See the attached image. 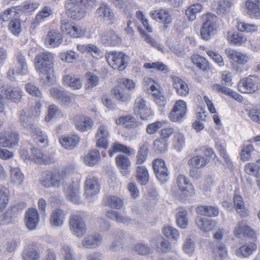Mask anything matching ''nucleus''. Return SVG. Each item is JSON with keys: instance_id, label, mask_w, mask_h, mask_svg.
Segmentation results:
<instances>
[{"instance_id": "1", "label": "nucleus", "mask_w": 260, "mask_h": 260, "mask_svg": "<svg viewBox=\"0 0 260 260\" xmlns=\"http://www.w3.org/2000/svg\"><path fill=\"white\" fill-rule=\"evenodd\" d=\"M53 59V54L49 52L40 53L35 59L36 71L46 84H52L54 80Z\"/></svg>"}, {"instance_id": "2", "label": "nucleus", "mask_w": 260, "mask_h": 260, "mask_svg": "<svg viewBox=\"0 0 260 260\" xmlns=\"http://www.w3.org/2000/svg\"><path fill=\"white\" fill-rule=\"evenodd\" d=\"M72 170L71 167H66L60 170L46 171L42 174L40 183L46 188H59L64 184Z\"/></svg>"}, {"instance_id": "3", "label": "nucleus", "mask_w": 260, "mask_h": 260, "mask_svg": "<svg viewBox=\"0 0 260 260\" xmlns=\"http://www.w3.org/2000/svg\"><path fill=\"white\" fill-rule=\"evenodd\" d=\"M19 121L37 143L40 144L43 147L48 146V137L47 134L34 124L30 119L25 116L24 111L21 112Z\"/></svg>"}, {"instance_id": "4", "label": "nucleus", "mask_w": 260, "mask_h": 260, "mask_svg": "<svg viewBox=\"0 0 260 260\" xmlns=\"http://www.w3.org/2000/svg\"><path fill=\"white\" fill-rule=\"evenodd\" d=\"M93 4V0H67L64 5L67 15L74 20H80L86 14L84 7H90Z\"/></svg>"}, {"instance_id": "5", "label": "nucleus", "mask_w": 260, "mask_h": 260, "mask_svg": "<svg viewBox=\"0 0 260 260\" xmlns=\"http://www.w3.org/2000/svg\"><path fill=\"white\" fill-rule=\"evenodd\" d=\"M172 192L176 197H188L195 194V189L189 179L181 174L176 177Z\"/></svg>"}, {"instance_id": "6", "label": "nucleus", "mask_w": 260, "mask_h": 260, "mask_svg": "<svg viewBox=\"0 0 260 260\" xmlns=\"http://www.w3.org/2000/svg\"><path fill=\"white\" fill-rule=\"evenodd\" d=\"M217 17L210 13L203 15L201 37L205 41L209 40L217 30Z\"/></svg>"}, {"instance_id": "7", "label": "nucleus", "mask_w": 260, "mask_h": 260, "mask_svg": "<svg viewBox=\"0 0 260 260\" xmlns=\"http://www.w3.org/2000/svg\"><path fill=\"white\" fill-rule=\"evenodd\" d=\"M106 58L113 69L121 71L127 66L128 56L122 52L111 51L106 53Z\"/></svg>"}, {"instance_id": "8", "label": "nucleus", "mask_w": 260, "mask_h": 260, "mask_svg": "<svg viewBox=\"0 0 260 260\" xmlns=\"http://www.w3.org/2000/svg\"><path fill=\"white\" fill-rule=\"evenodd\" d=\"M69 227L72 234L78 238L85 235L87 231L85 222L82 217L74 213L70 216Z\"/></svg>"}, {"instance_id": "9", "label": "nucleus", "mask_w": 260, "mask_h": 260, "mask_svg": "<svg viewBox=\"0 0 260 260\" xmlns=\"http://www.w3.org/2000/svg\"><path fill=\"white\" fill-rule=\"evenodd\" d=\"M99 38L100 42L106 46H116L122 42V39L112 29L105 30L101 32Z\"/></svg>"}, {"instance_id": "10", "label": "nucleus", "mask_w": 260, "mask_h": 260, "mask_svg": "<svg viewBox=\"0 0 260 260\" xmlns=\"http://www.w3.org/2000/svg\"><path fill=\"white\" fill-rule=\"evenodd\" d=\"M187 111V105L185 101L177 100L171 111L169 118L174 122L181 121L185 117Z\"/></svg>"}, {"instance_id": "11", "label": "nucleus", "mask_w": 260, "mask_h": 260, "mask_svg": "<svg viewBox=\"0 0 260 260\" xmlns=\"http://www.w3.org/2000/svg\"><path fill=\"white\" fill-rule=\"evenodd\" d=\"M152 167L155 176L160 182L164 183L169 180V172L162 159L156 158L153 160Z\"/></svg>"}, {"instance_id": "12", "label": "nucleus", "mask_w": 260, "mask_h": 260, "mask_svg": "<svg viewBox=\"0 0 260 260\" xmlns=\"http://www.w3.org/2000/svg\"><path fill=\"white\" fill-rule=\"evenodd\" d=\"M258 81V78L253 75L245 77L239 82V90L244 93H253L257 89Z\"/></svg>"}, {"instance_id": "13", "label": "nucleus", "mask_w": 260, "mask_h": 260, "mask_svg": "<svg viewBox=\"0 0 260 260\" xmlns=\"http://www.w3.org/2000/svg\"><path fill=\"white\" fill-rule=\"evenodd\" d=\"M103 241V237L101 234L94 233L85 236L81 244L86 249H95L101 245Z\"/></svg>"}, {"instance_id": "14", "label": "nucleus", "mask_w": 260, "mask_h": 260, "mask_svg": "<svg viewBox=\"0 0 260 260\" xmlns=\"http://www.w3.org/2000/svg\"><path fill=\"white\" fill-rule=\"evenodd\" d=\"M109 137L110 133L108 126L105 124L100 125L95 134L96 146L99 148L107 149L109 146L108 139Z\"/></svg>"}, {"instance_id": "15", "label": "nucleus", "mask_w": 260, "mask_h": 260, "mask_svg": "<svg viewBox=\"0 0 260 260\" xmlns=\"http://www.w3.org/2000/svg\"><path fill=\"white\" fill-rule=\"evenodd\" d=\"M19 135L16 132L0 133V147L14 148L18 145Z\"/></svg>"}, {"instance_id": "16", "label": "nucleus", "mask_w": 260, "mask_h": 260, "mask_svg": "<svg viewBox=\"0 0 260 260\" xmlns=\"http://www.w3.org/2000/svg\"><path fill=\"white\" fill-rule=\"evenodd\" d=\"M80 184L73 182L64 187V192L67 199L71 202L78 204L80 202Z\"/></svg>"}, {"instance_id": "17", "label": "nucleus", "mask_w": 260, "mask_h": 260, "mask_svg": "<svg viewBox=\"0 0 260 260\" xmlns=\"http://www.w3.org/2000/svg\"><path fill=\"white\" fill-rule=\"evenodd\" d=\"M30 161H33L37 164L48 165L53 163L54 159L53 155L44 154L41 150L34 148L31 149Z\"/></svg>"}, {"instance_id": "18", "label": "nucleus", "mask_w": 260, "mask_h": 260, "mask_svg": "<svg viewBox=\"0 0 260 260\" xmlns=\"http://www.w3.org/2000/svg\"><path fill=\"white\" fill-rule=\"evenodd\" d=\"M100 190V185L96 177L88 176L84 183V191L87 197L96 195Z\"/></svg>"}, {"instance_id": "19", "label": "nucleus", "mask_w": 260, "mask_h": 260, "mask_svg": "<svg viewBox=\"0 0 260 260\" xmlns=\"http://www.w3.org/2000/svg\"><path fill=\"white\" fill-rule=\"evenodd\" d=\"M40 216L37 209H28L25 213V222L27 229L29 230H35L39 224Z\"/></svg>"}, {"instance_id": "20", "label": "nucleus", "mask_w": 260, "mask_h": 260, "mask_svg": "<svg viewBox=\"0 0 260 260\" xmlns=\"http://www.w3.org/2000/svg\"><path fill=\"white\" fill-rule=\"evenodd\" d=\"M171 78L173 87L176 89L177 94L181 96H186L189 92L187 84L181 78L175 75H172Z\"/></svg>"}, {"instance_id": "21", "label": "nucleus", "mask_w": 260, "mask_h": 260, "mask_svg": "<svg viewBox=\"0 0 260 260\" xmlns=\"http://www.w3.org/2000/svg\"><path fill=\"white\" fill-rule=\"evenodd\" d=\"M149 15L154 20L165 24H170L172 21V17L166 9L152 10L149 12Z\"/></svg>"}, {"instance_id": "22", "label": "nucleus", "mask_w": 260, "mask_h": 260, "mask_svg": "<svg viewBox=\"0 0 260 260\" xmlns=\"http://www.w3.org/2000/svg\"><path fill=\"white\" fill-rule=\"evenodd\" d=\"M3 92L6 99L14 103L19 102L22 98V90L18 87L7 86L4 87Z\"/></svg>"}, {"instance_id": "23", "label": "nucleus", "mask_w": 260, "mask_h": 260, "mask_svg": "<svg viewBox=\"0 0 260 260\" xmlns=\"http://www.w3.org/2000/svg\"><path fill=\"white\" fill-rule=\"evenodd\" d=\"M225 53L229 58L238 64H245L249 59L246 54L232 48L225 49Z\"/></svg>"}, {"instance_id": "24", "label": "nucleus", "mask_w": 260, "mask_h": 260, "mask_svg": "<svg viewBox=\"0 0 260 260\" xmlns=\"http://www.w3.org/2000/svg\"><path fill=\"white\" fill-rule=\"evenodd\" d=\"M75 124L77 129L84 132L92 127L93 122L89 117L80 115L75 118Z\"/></svg>"}, {"instance_id": "25", "label": "nucleus", "mask_w": 260, "mask_h": 260, "mask_svg": "<svg viewBox=\"0 0 260 260\" xmlns=\"http://www.w3.org/2000/svg\"><path fill=\"white\" fill-rule=\"evenodd\" d=\"M62 35L55 30H51L45 39V43L48 47L54 48L58 46L62 42Z\"/></svg>"}, {"instance_id": "26", "label": "nucleus", "mask_w": 260, "mask_h": 260, "mask_svg": "<svg viewBox=\"0 0 260 260\" xmlns=\"http://www.w3.org/2000/svg\"><path fill=\"white\" fill-rule=\"evenodd\" d=\"M97 17L101 19L110 20H114V13L110 7L105 3H103L96 11Z\"/></svg>"}, {"instance_id": "27", "label": "nucleus", "mask_w": 260, "mask_h": 260, "mask_svg": "<svg viewBox=\"0 0 260 260\" xmlns=\"http://www.w3.org/2000/svg\"><path fill=\"white\" fill-rule=\"evenodd\" d=\"M80 138L76 135L70 136H62L59 138L61 145L66 149L72 150L79 143Z\"/></svg>"}, {"instance_id": "28", "label": "nucleus", "mask_w": 260, "mask_h": 260, "mask_svg": "<svg viewBox=\"0 0 260 260\" xmlns=\"http://www.w3.org/2000/svg\"><path fill=\"white\" fill-rule=\"evenodd\" d=\"M196 223L200 229L205 232L213 230L216 224L215 220L201 216L197 217Z\"/></svg>"}, {"instance_id": "29", "label": "nucleus", "mask_w": 260, "mask_h": 260, "mask_svg": "<svg viewBox=\"0 0 260 260\" xmlns=\"http://www.w3.org/2000/svg\"><path fill=\"white\" fill-rule=\"evenodd\" d=\"M65 219V214L63 211L57 208L54 210L50 217V222L52 226L60 227L64 223Z\"/></svg>"}, {"instance_id": "30", "label": "nucleus", "mask_w": 260, "mask_h": 260, "mask_svg": "<svg viewBox=\"0 0 260 260\" xmlns=\"http://www.w3.org/2000/svg\"><path fill=\"white\" fill-rule=\"evenodd\" d=\"M259 1L247 0L245 2L246 12L251 18H257L260 15Z\"/></svg>"}, {"instance_id": "31", "label": "nucleus", "mask_w": 260, "mask_h": 260, "mask_svg": "<svg viewBox=\"0 0 260 260\" xmlns=\"http://www.w3.org/2000/svg\"><path fill=\"white\" fill-rule=\"evenodd\" d=\"M101 159L100 152L96 149L90 150L83 157L84 164L89 167H93L97 165Z\"/></svg>"}, {"instance_id": "32", "label": "nucleus", "mask_w": 260, "mask_h": 260, "mask_svg": "<svg viewBox=\"0 0 260 260\" xmlns=\"http://www.w3.org/2000/svg\"><path fill=\"white\" fill-rule=\"evenodd\" d=\"M16 60L17 66L15 68V71L17 74L26 75L27 74L28 71L25 58L21 52L16 53Z\"/></svg>"}, {"instance_id": "33", "label": "nucleus", "mask_w": 260, "mask_h": 260, "mask_svg": "<svg viewBox=\"0 0 260 260\" xmlns=\"http://www.w3.org/2000/svg\"><path fill=\"white\" fill-rule=\"evenodd\" d=\"M105 215L107 217L115 221L117 223L128 224L130 223L131 218L126 216H123L121 213L113 210H108Z\"/></svg>"}, {"instance_id": "34", "label": "nucleus", "mask_w": 260, "mask_h": 260, "mask_svg": "<svg viewBox=\"0 0 260 260\" xmlns=\"http://www.w3.org/2000/svg\"><path fill=\"white\" fill-rule=\"evenodd\" d=\"M116 152H122L128 155L135 154V151L133 149L118 142L114 143L112 146V148L109 150L110 157H112L114 153Z\"/></svg>"}, {"instance_id": "35", "label": "nucleus", "mask_w": 260, "mask_h": 260, "mask_svg": "<svg viewBox=\"0 0 260 260\" xmlns=\"http://www.w3.org/2000/svg\"><path fill=\"white\" fill-rule=\"evenodd\" d=\"M256 245L250 243L241 246L236 251V255L240 258H246L251 255L256 249Z\"/></svg>"}, {"instance_id": "36", "label": "nucleus", "mask_w": 260, "mask_h": 260, "mask_svg": "<svg viewBox=\"0 0 260 260\" xmlns=\"http://www.w3.org/2000/svg\"><path fill=\"white\" fill-rule=\"evenodd\" d=\"M185 141L184 135L177 131L172 139V147L178 152H180L185 146Z\"/></svg>"}, {"instance_id": "37", "label": "nucleus", "mask_w": 260, "mask_h": 260, "mask_svg": "<svg viewBox=\"0 0 260 260\" xmlns=\"http://www.w3.org/2000/svg\"><path fill=\"white\" fill-rule=\"evenodd\" d=\"M198 214L207 216H216L219 214V209L212 206H199L196 208Z\"/></svg>"}, {"instance_id": "38", "label": "nucleus", "mask_w": 260, "mask_h": 260, "mask_svg": "<svg viewBox=\"0 0 260 260\" xmlns=\"http://www.w3.org/2000/svg\"><path fill=\"white\" fill-rule=\"evenodd\" d=\"M237 237H241L242 235L252 237L254 236V232L247 226L245 222H240L234 231Z\"/></svg>"}, {"instance_id": "39", "label": "nucleus", "mask_w": 260, "mask_h": 260, "mask_svg": "<svg viewBox=\"0 0 260 260\" xmlns=\"http://www.w3.org/2000/svg\"><path fill=\"white\" fill-rule=\"evenodd\" d=\"M64 84L70 87L73 90L81 88L82 85L81 80L71 75H66L62 79Z\"/></svg>"}, {"instance_id": "40", "label": "nucleus", "mask_w": 260, "mask_h": 260, "mask_svg": "<svg viewBox=\"0 0 260 260\" xmlns=\"http://www.w3.org/2000/svg\"><path fill=\"white\" fill-rule=\"evenodd\" d=\"M105 203L112 208L120 209L123 206V201L119 197L109 195L104 199Z\"/></svg>"}, {"instance_id": "41", "label": "nucleus", "mask_w": 260, "mask_h": 260, "mask_svg": "<svg viewBox=\"0 0 260 260\" xmlns=\"http://www.w3.org/2000/svg\"><path fill=\"white\" fill-rule=\"evenodd\" d=\"M155 246L158 252L167 253L171 249V245L168 240L159 236L155 240Z\"/></svg>"}, {"instance_id": "42", "label": "nucleus", "mask_w": 260, "mask_h": 260, "mask_svg": "<svg viewBox=\"0 0 260 260\" xmlns=\"http://www.w3.org/2000/svg\"><path fill=\"white\" fill-rule=\"evenodd\" d=\"M136 177L138 183L142 185H146L149 180V175L147 169L143 166H138L136 170Z\"/></svg>"}, {"instance_id": "43", "label": "nucleus", "mask_w": 260, "mask_h": 260, "mask_svg": "<svg viewBox=\"0 0 260 260\" xmlns=\"http://www.w3.org/2000/svg\"><path fill=\"white\" fill-rule=\"evenodd\" d=\"M209 161L208 158H206L201 155H197L191 157L188 160V164L191 168L200 169L206 166Z\"/></svg>"}, {"instance_id": "44", "label": "nucleus", "mask_w": 260, "mask_h": 260, "mask_svg": "<svg viewBox=\"0 0 260 260\" xmlns=\"http://www.w3.org/2000/svg\"><path fill=\"white\" fill-rule=\"evenodd\" d=\"M233 202L236 210L241 216H245L248 215V211L245 208L243 198L241 196L235 195Z\"/></svg>"}, {"instance_id": "45", "label": "nucleus", "mask_w": 260, "mask_h": 260, "mask_svg": "<svg viewBox=\"0 0 260 260\" xmlns=\"http://www.w3.org/2000/svg\"><path fill=\"white\" fill-rule=\"evenodd\" d=\"M10 179L16 185L21 184L24 181V175L21 171L16 167H10Z\"/></svg>"}, {"instance_id": "46", "label": "nucleus", "mask_w": 260, "mask_h": 260, "mask_svg": "<svg viewBox=\"0 0 260 260\" xmlns=\"http://www.w3.org/2000/svg\"><path fill=\"white\" fill-rule=\"evenodd\" d=\"M40 256V253L37 250L30 246L26 247L22 253L23 260H38Z\"/></svg>"}, {"instance_id": "47", "label": "nucleus", "mask_w": 260, "mask_h": 260, "mask_svg": "<svg viewBox=\"0 0 260 260\" xmlns=\"http://www.w3.org/2000/svg\"><path fill=\"white\" fill-rule=\"evenodd\" d=\"M116 166L120 170H123L125 172L127 168L131 166V161L129 158L123 155L118 154L115 158Z\"/></svg>"}, {"instance_id": "48", "label": "nucleus", "mask_w": 260, "mask_h": 260, "mask_svg": "<svg viewBox=\"0 0 260 260\" xmlns=\"http://www.w3.org/2000/svg\"><path fill=\"white\" fill-rule=\"evenodd\" d=\"M117 124H123L124 127L131 128L134 127L136 124V119L131 115L121 116L116 120Z\"/></svg>"}, {"instance_id": "49", "label": "nucleus", "mask_w": 260, "mask_h": 260, "mask_svg": "<svg viewBox=\"0 0 260 260\" xmlns=\"http://www.w3.org/2000/svg\"><path fill=\"white\" fill-rule=\"evenodd\" d=\"M212 251L215 257L221 260H224L228 255L225 246L222 243L217 244L216 247L213 248Z\"/></svg>"}, {"instance_id": "50", "label": "nucleus", "mask_w": 260, "mask_h": 260, "mask_svg": "<svg viewBox=\"0 0 260 260\" xmlns=\"http://www.w3.org/2000/svg\"><path fill=\"white\" fill-rule=\"evenodd\" d=\"M187 212L185 210H181L176 214V222L179 227L185 229L188 225V219L187 218Z\"/></svg>"}, {"instance_id": "51", "label": "nucleus", "mask_w": 260, "mask_h": 260, "mask_svg": "<svg viewBox=\"0 0 260 260\" xmlns=\"http://www.w3.org/2000/svg\"><path fill=\"white\" fill-rule=\"evenodd\" d=\"M52 14L53 11L52 9L49 6H45L36 15L35 22L38 24L44 21L47 17L52 15Z\"/></svg>"}, {"instance_id": "52", "label": "nucleus", "mask_w": 260, "mask_h": 260, "mask_svg": "<svg viewBox=\"0 0 260 260\" xmlns=\"http://www.w3.org/2000/svg\"><path fill=\"white\" fill-rule=\"evenodd\" d=\"M85 77L86 78L85 87L87 89H91L97 86L99 83L100 77L93 73L87 72Z\"/></svg>"}, {"instance_id": "53", "label": "nucleus", "mask_w": 260, "mask_h": 260, "mask_svg": "<svg viewBox=\"0 0 260 260\" xmlns=\"http://www.w3.org/2000/svg\"><path fill=\"white\" fill-rule=\"evenodd\" d=\"M143 84L145 90L152 94L159 89L158 85L150 77H145Z\"/></svg>"}, {"instance_id": "54", "label": "nucleus", "mask_w": 260, "mask_h": 260, "mask_svg": "<svg viewBox=\"0 0 260 260\" xmlns=\"http://www.w3.org/2000/svg\"><path fill=\"white\" fill-rule=\"evenodd\" d=\"M191 61L198 68L203 70H206L208 66L207 60L199 54L193 55L191 56Z\"/></svg>"}, {"instance_id": "55", "label": "nucleus", "mask_w": 260, "mask_h": 260, "mask_svg": "<svg viewBox=\"0 0 260 260\" xmlns=\"http://www.w3.org/2000/svg\"><path fill=\"white\" fill-rule=\"evenodd\" d=\"M18 12L16 7L7 9L3 11L1 15L0 18L3 21H9L10 19L17 17Z\"/></svg>"}, {"instance_id": "56", "label": "nucleus", "mask_w": 260, "mask_h": 260, "mask_svg": "<svg viewBox=\"0 0 260 260\" xmlns=\"http://www.w3.org/2000/svg\"><path fill=\"white\" fill-rule=\"evenodd\" d=\"M202 6L200 4H195L190 6L186 10V14L191 21H193L196 18V15L202 10Z\"/></svg>"}, {"instance_id": "57", "label": "nucleus", "mask_w": 260, "mask_h": 260, "mask_svg": "<svg viewBox=\"0 0 260 260\" xmlns=\"http://www.w3.org/2000/svg\"><path fill=\"white\" fill-rule=\"evenodd\" d=\"M162 233L168 239L177 241L180 236L179 233L177 229L171 226H166L163 228Z\"/></svg>"}, {"instance_id": "58", "label": "nucleus", "mask_w": 260, "mask_h": 260, "mask_svg": "<svg viewBox=\"0 0 260 260\" xmlns=\"http://www.w3.org/2000/svg\"><path fill=\"white\" fill-rule=\"evenodd\" d=\"M228 37L229 41L236 45H242L246 41V38L242 34L237 32L232 34L229 33Z\"/></svg>"}, {"instance_id": "59", "label": "nucleus", "mask_w": 260, "mask_h": 260, "mask_svg": "<svg viewBox=\"0 0 260 260\" xmlns=\"http://www.w3.org/2000/svg\"><path fill=\"white\" fill-rule=\"evenodd\" d=\"M259 167L257 164L254 163H249L245 166V170L248 174L254 175L256 177V183L258 186L260 185L259 176Z\"/></svg>"}, {"instance_id": "60", "label": "nucleus", "mask_w": 260, "mask_h": 260, "mask_svg": "<svg viewBox=\"0 0 260 260\" xmlns=\"http://www.w3.org/2000/svg\"><path fill=\"white\" fill-rule=\"evenodd\" d=\"M60 58L64 62H73L79 57V54L72 50L61 52L59 54Z\"/></svg>"}, {"instance_id": "61", "label": "nucleus", "mask_w": 260, "mask_h": 260, "mask_svg": "<svg viewBox=\"0 0 260 260\" xmlns=\"http://www.w3.org/2000/svg\"><path fill=\"white\" fill-rule=\"evenodd\" d=\"M63 260H77L76 254L72 247L68 245H63L61 248Z\"/></svg>"}, {"instance_id": "62", "label": "nucleus", "mask_w": 260, "mask_h": 260, "mask_svg": "<svg viewBox=\"0 0 260 260\" xmlns=\"http://www.w3.org/2000/svg\"><path fill=\"white\" fill-rule=\"evenodd\" d=\"M9 202V196L7 189L0 187V212L7 206Z\"/></svg>"}, {"instance_id": "63", "label": "nucleus", "mask_w": 260, "mask_h": 260, "mask_svg": "<svg viewBox=\"0 0 260 260\" xmlns=\"http://www.w3.org/2000/svg\"><path fill=\"white\" fill-rule=\"evenodd\" d=\"M144 67L147 69H153L159 71L168 72L169 69L166 65L161 62L156 61L153 62H147L144 64Z\"/></svg>"}, {"instance_id": "64", "label": "nucleus", "mask_w": 260, "mask_h": 260, "mask_svg": "<svg viewBox=\"0 0 260 260\" xmlns=\"http://www.w3.org/2000/svg\"><path fill=\"white\" fill-rule=\"evenodd\" d=\"M253 151V146L250 144H244L241 152V159L244 161L248 160Z\"/></svg>"}]
</instances>
